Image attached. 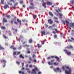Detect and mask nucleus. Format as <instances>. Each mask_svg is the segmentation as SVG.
I'll list each match as a JSON object with an SVG mask.
<instances>
[{
	"instance_id": "9d476101",
	"label": "nucleus",
	"mask_w": 74,
	"mask_h": 74,
	"mask_svg": "<svg viewBox=\"0 0 74 74\" xmlns=\"http://www.w3.org/2000/svg\"><path fill=\"white\" fill-rule=\"evenodd\" d=\"M70 27H74V23H71L69 24Z\"/></svg>"
},
{
	"instance_id": "412c9836",
	"label": "nucleus",
	"mask_w": 74,
	"mask_h": 74,
	"mask_svg": "<svg viewBox=\"0 0 74 74\" xmlns=\"http://www.w3.org/2000/svg\"><path fill=\"white\" fill-rule=\"evenodd\" d=\"M41 34H43V35H45V31H42L41 32Z\"/></svg>"
},
{
	"instance_id": "9b49d317",
	"label": "nucleus",
	"mask_w": 74,
	"mask_h": 74,
	"mask_svg": "<svg viewBox=\"0 0 74 74\" xmlns=\"http://www.w3.org/2000/svg\"><path fill=\"white\" fill-rule=\"evenodd\" d=\"M17 21L18 22V23H19V22L20 25H21V20H20L19 19H17Z\"/></svg>"
},
{
	"instance_id": "680f3d73",
	"label": "nucleus",
	"mask_w": 74,
	"mask_h": 74,
	"mask_svg": "<svg viewBox=\"0 0 74 74\" xmlns=\"http://www.w3.org/2000/svg\"><path fill=\"white\" fill-rule=\"evenodd\" d=\"M62 23L63 24H65V21H63Z\"/></svg>"
},
{
	"instance_id": "09e8293b",
	"label": "nucleus",
	"mask_w": 74,
	"mask_h": 74,
	"mask_svg": "<svg viewBox=\"0 0 74 74\" xmlns=\"http://www.w3.org/2000/svg\"><path fill=\"white\" fill-rule=\"evenodd\" d=\"M14 50V51H15V50H16V48L15 47H14L13 49Z\"/></svg>"
},
{
	"instance_id": "6ab92c4d",
	"label": "nucleus",
	"mask_w": 74,
	"mask_h": 74,
	"mask_svg": "<svg viewBox=\"0 0 74 74\" xmlns=\"http://www.w3.org/2000/svg\"><path fill=\"white\" fill-rule=\"evenodd\" d=\"M49 15L51 16H53V15L52 13V12H49Z\"/></svg>"
},
{
	"instance_id": "1a4fd4ad",
	"label": "nucleus",
	"mask_w": 74,
	"mask_h": 74,
	"mask_svg": "<svg viewBox=\"0 0 74 74\" xmlns=\"http://www.w3.org/2000/svg\"><path fill=\"white\" fill-rule=\"evenodd\" d=\"M37 73L36 72V70L34 69L32 70V71L31 73L32 74H36Z\"/></svg>"
},
{
	"instance_id": "cd10ccee",
	"label": "nucleus",
	"mask_w": 74,
	"mask_h": 74,
	"mask_svg": "<svg viewBox=\"0 0 74 74\" xmlns=\"http://www.w3.org/2000/svg\"><path fill=\"white\" fill-rule=\"evenodd\" d=\"M3 36L4 37V38L5 39H7L8 38V37H7L6 36H5L4 35H3Z\"/></svg>"
},
{
	"instance_id": "39448f33",
	"label": "nucleus",
	"mask_w": 74,
	"mask_h": 74,
	"mask_svg": "<svg viewBox=\"0 0 74 74\" xmlns=\"http://www.w3.org/2000/svg\"><path fill=\"white\" fill-rule=\"evenodd\" d=\"M66 48L67 49H73V46L71 45H70L69 47H67Z\"/></svg>"
},
{
	"instance_id": "6e6d98bb",
	"label": "nucleus",
	"mask_w": 74,
	"mask_h": 74,
	"mask_svg": "<svg viewBox=\"0 0 74 74\" xmlns=\"http://www.w3.org/2000/svg\"><path fill=\"white\" fill-rule=\"evenodd\" d=\"M35 56H35V55L34 54H33V57H32V58H34Z\"/></svg>"
},
{
	"instance_id": "20e7f679",
	"label": "nucleus",
	"mask_w": 74,
	"mask_h": 74,
	"mask_svg": "<svg viewBox=\"0 0 74 74\" xmlns=\"http://www.w3.org/2000/svg\"><path fill=\"white\" fill-rule=\"evenodd\" d=\"M30 4L32 5V6L29 7L30 9H31V10L32 9H34V4H33V3H31Z\"/></svg>"
},
{
	"instance_id": "f8f14e48",
	"label": "nucleus",
	"mask_w": 74,
	"mask_h": 74,
	"mask_svg": "<svg viewBox=\"0 0 74 74\" xmlns=\"http://www.w3.org/2000/svg\"><path fill=\"white\" fill-rule=\"evenodd\" d=\"M47 4L49 5H52V3L48 1L47 2Z\"/></svg>"
},
{
	"instance_id": "c756f323",
	"label": "nucleus",
	"mask_w": 74,
	"mask_h": 74,
	"mask_svg": "<svg viewBox=\"0 0 74 74\" xmlns=\"http://www.w3.org/2000/svg\"><path fill=\"white\" fill-rule=\"evenodd\" d=\"M4 0H1V4H4Z\"/></svg>"
},
{
	"instance_id": "a19ab883",
	"label": "nucleus",
	"mask_w": 74,
	"mask_h": 74,
	"mask_svg": "<svg viewBox=\"0 0 74 74\" xmlns=\"http://www.w3.org/2000/svg\"><path fill=\"white\" fill-rule=\"evenodd\" d=\"M20 4H23V1H20Z\"/></svg>"
},
{
	"instance_id": "4c0bfd02",
	"label": "nucleus",
	"mask_w": 74,
	"mask_h": 74,
	"mask_svg": "<svg viewBox=\"0 0 74 74\" xmlns=\"http://www.w3.org/2000/svg\"><path fill=\"white\" fill-rule=\"evenodd\" d=\"M19 54H21V52L19 51H18L17 52V55H19Z\"/></svg>"
},
{
	"instance_id": "13d9d810",
	"label": "nucleus",
	"mask_w": 74,
	"mask_h": 74,
	"mask_svg": "<svg viewBox=\"0 0 74 74\" xmlns=\"http://www.w3.org/2000/svg\"><path fill=\"white\" fill-rule=\"evenodd\" d=\"M54 61H55V60H52L51 61V62H54Z\"/></svg>"
},
{
	"instance_id": "c03bdc74",
	"label": "nucleus",
	"mask_w": 74,
	"mask_h": 74,
	"mask_svg": "<svg viewBox=\"0 0 74 74\" xmlns=\"http://www.w3.org/2000/svg\"><path fill=\"white\" fill-rule=\"evenodd\" d=\"M8 4H9V5H12V3H11L10 2H8Z\"/></svg>"
},
{
	"instance_id": "f03ea898",
	"label": "nucleus",
	"mask_w": 74,
	"mask_h": 74,
	"mask_svg": "<svg viewBox=\"0 0 74 74\" xmlns=\"http://www.w3.org/2000/svg\"><path fill=\"white\" fill-rule=\"evenodd\" d=\"M64 51L65 52V53H66L67 55L70 56L71 55V52L69 51L66 49L64 50Z\"/></svg>"
},
{
	"instance_id": "dca6fc26",
	"label": "nucleus",
	"mask_w": 74,
	"mask_h": 74,
	"mask_svg": "<svg viewBox=\"0 0 74 74\" xmlns=\"http://www.w3.org/2000/svg\"><path fill=\"white\" fill-rule=\"evenodd\" d=\"M25 70H27V71L29 73H31V71H30V70H29V69L26 68L25 69Z\"/></svg>"
},
{
	"instance_id": "2f4dec72",
	"label": "nucleus",
	"mask_w": 74,
	"mask_h": 74,
	"mask_svg": "<svg viewBox=\"0 0 74 74\" xmlns=\"http://www.w3.org/2000/svg\"><path fill=\"white\" fill-rule=\"evenodd\" d=\"M54 64L55 66H57V65H58V64H59V63H56V62H54Z\"/></svg>"
},
{
	"instance_id": "37998d69",
	"label": "nucleus",
	"mask_w": 74,
	"mask_h": 74,
	"mask_svg": "<svg viewBox=\"0 0 74 74\" xmlns=\"http://www.w3.org/2000/svg\"><path fill=\"white\" fill-rule=\"evenodd\" d=\"M68 41L69 42H73V40H71V39H69Z\"/></svg>"
},
{
	"instance_id": "603ef678",
	"label": "nucleus",
	"mask_w": 74,
	"mask_h": 74,
	"mask_svg": "<svg viewBox=\"0 0 74 74\" xmlns=\"http://www.w3.org/2000/svg\"><path fill=\"white\" fill-rule=\"evenodd\" d=\"M57 70H58V71H59V70H60V69L59 68H56Z\"/></svg>"
},
{
	"instance_id": "72a5a7b5",
	"label": "nucleus",
	"mask_w": 74,
	"mask_h": 74,
	"mask_svg": "<svg viewBox=\"0 0 74 74\" xmlns=\"http://www.w3.org/2000/svg\"><path fill=\"white\" fill-rule=\"evenodd\" d=\"M6 17H7V18H9V19L11 18V16H10V15H7L6 16Z\"/></svg>"
},
{
	"instance_id": "bb28decb",
	"label": "nucleus",
	"mask_w": 74,
	"mask_h": 74,
	"mask_svg": "<svg viewBox=\"0 0 74 74\" xmlns=\"http://www.w3.org/2000/svg\"><path fill=\"white\" fill-rule=\"evenodd\" d=\"M24 47H30V45H27V44H26L24 45Z\"/></svg>"
},
{
	"instance_id": "0e129e2a",
	"label": "nucleus",
	"mask_w": 74,
	"mask_h": 74,
	"mask_svg": "<svg viewBox=\"0 0 74 74\" xmlns=\"http://www.w3.org/2000/svg\"><path fill=\"white\" fill-rule=\"evenodd\" d=\"M71 40H73V41H74V38H71Z\"/></svg>"
},
{
	"instance_id": "473e14b6",
	"label": "nucleus",
	"mask_w": 74,
	"mask_h": 74,
	"mask_svg": "<svg viewBox=\"0 0 74 74\" xmlns=\"http://www.w3.org/2000/svg\"><path fill=\"white\" fill-rule=\"evenodd\" d=\"M23 36H20V38H19V39H18V40L19 41H21V38H23Z\"/></svg>"
},
{
	"instance_id": "e433bc0d",
	"label": "nucleus",
	"mask_w": 74,
	"mask_h": 74,
	"mask_svg": "<svg viewBox=\"0 0 74 74\" xmlns=\"http://www.w3.org/2000/svg\"><path fill=\"white\" fill-rule=\"evenodd\" d=\"M66 24H69L70 23L67 20H66Z\"/></svg>"
},
{
	"instance_id": "774afa93",
	"label": "nucleus",
	"mask_w": 74,
	"mask_h": 74,
	"mask_svg": "<svg viewBox=\"0 0 74 74\" xmlns=\"http://www.w3.org/2000/svg\"><path fill=\"white\" fill-rule=\"evenodd\" d=\"M22 66H24V63H22Z\"/></svg>"
},
{
	"instance_id": "ddd939ff",
	"label": "nucleus",
	"mask_w": 74,
	"mask_h": 74,
	"mask_svg": "<svg viewBox=\"0 0 74 74\" xmlns=\"http://www.w3.org/2000/svg\"><path fill=\"white\" fill-rule=\"evenodd\" d=\"M3 21L4 22H5L6 23L8 22L7 19H5V18H3Z\"/></svg>"
},
{
	"instance_id": "c9c22d12",
	"label": "nucleus",
	"mask_w": 74,
	"mask_h": 74,
	"mask_svg": "<svg viewBox=\"0 0 74 74\" xmlns=\"http://www.w3.org/2000/svg\"><path fill=\"white\" fill-rule=\"evenodd\" d=\"M53 37L54 38H57V35L55 34L54 35Z\"/></svg>"
},
{
	"instance_id": "a878e982",
	"label": "nucleus",
	"mask_w": 74,
	"mask_h": 74,
	"mask_svg": "<svg viewBox=\"0 0 74 74\" xmlns=\"http://www.w3.org/2000/svg\"><path fill=\"white\" fill-rule=\"evenodd\" d=\"M48 64L49 65H52V64H53V63L51 62H51H48Z\"/></svg>"
},
{
	"instance_id": "c85d7f7f",
	"label": "nucleus",
	"mask_w": 74,
	"mask_h": 74,
	"mask_svg": "<svg viewBox=\"0 0 74 74\" xmlns=\"http://www.w3.org/2000/svg\"><path fill=\"white\" fill-rule=\"evenodd\" d=\"M59 14L60 15V18H62V16L63 14H62L59 13Z\"/></svg>"
},
{
	"instance_id": "6e6552de",
	"label": "nucleus",
	"mask_w": 74,
	"mask_h": 74,
	"mask_svg": "<svg viewBox=\"0 0 74 74\" xmlns=\"http://www.w3.org/2000/svg\"><path fill=\"white\" fill-rule=\"evenodd\" d=\"M0 62L2 63H3L4 64H5L6 63V61L4 60H1Z\"/></svg>"
},
{
	"instance_id": "49530a36",
	"label": "nucleus",
	"mask_w": 74,
	"mask_h": 74,
	"mask_svg": "<svg viewBox=\"0 0 74 74\" xmlns=\"http://www.w3.org/2000/svg\"><path fill=\"white\" fill-rule=\"evenodd\" d=\"M29 60H30V61H32V58L29 57Z\"/></svg>"
},
{
	"instance_id": "393cba45",
	"label": "nucleus",
	"mask_w": 74,
	"mask_h": 74,
	"mask_svg": "<svg viewBox=\"0 0 74 74\" xmlns=\"http://www.w3.org/2000/svg\"><path fill=\"white\" fill-rule=\"evenodd\" d=\"M19 74H21V73L22 74H25V72L24 71L22 72L21 71H19Z\"/></svg>"
},
{
	"instance_id": "79ce46f5",
	"label": "nucleus",
	"mask_w": 74,
	"mask_h": 74,
	"mask_svg": "<svg viewBox=\"0 0 74 74\" xmlns=\"http://www.w3.org/2000/svg\"><path fill=\"white\" fill-rule=\"evenodd\" d=\"M14 47V46L13 45L11 46L10 47V48H12V49H13Z\"/></svg>"
},
{
	"instance_id": "b1692460",
	"label": "nucleus",
	"mask_w": 74,
	"mask_h": 74,
	"mask_svg": "<svg viewBox=\"0 0 74 74\" xmlns=\"http://www.w3.org/2000/svg\"><path fill=\"white\" fill-rule=\"evenodd\" d=\"M32 62H35V63H37V60H36V59H34Z\"/></svg>"
},
{
	"instance_id": "a18cd8bd",
	"label": "nucleus",
	"mask_w": 74,
	"mask_h": 74,
	"mask_svg": "<svg viewBox=\"0 0 74 74\" xmlns=\"http://www.w3.org/2000/svg\"><path fill=\"white\" fill-rule=\"evenodd\" d=\"M34 69L35 70H36L37 71H38V68L37 67H35Z\"/></svg>"
},
{
	"instance_id": "338daca9",
	"label": "nucleus",
	"mask_w": 74,
	"mask_h": 74,
	"mask_svg": "<svg viewBox=\"0 0 74 74\" xmlns=\"http://www.w3.org/2000/svg\"><path fill=\"white\" fill-rule=\"evenodd\" d=\"M38 74H41V72H39L38 73Z\"/></svg>"
},
{
	"instance_id": "7ed1b4c3",
	"label": "nucleus",
	"mask_w": 74,
	"mask_h": 74,
	"mask_svg": "<svg viewBox=\"0 0 74 74\" xmlns=\"http://www.w3.org/2000/svg\"><path fill=\"white\" fill-rule=\"evenodd\" d=\"M48 23L50 24V25H52L53 23V21H52V20L51 19H50L48 20Z\"/></svg>"
},
{
	"instance_id": "aec40b11",
	"label": "nucleus",
	"mask_w": 74,
	"mask_h": 74,
	"mask_svg": "<svg viewBox=\"0 0 74 74\" xmlns=\"http://www.w3.org/2000/svg\"><path fill=\"white\" fill-rule=\"evenodd\" d=\"M4 49L0 45V50H3Z\"/></svg>"
},
{
	"instance_id": "5701e85b",
	"label": "nucleus",
	"mask_w": 74,
	"mask_h": 74,
	"mask_svg": "<svg viewBox=\"0 0 74 74\" xmlns=\"http://www.w3.org/2000/svg\"><path fill=\"white\" fill-rule=\"evenodd\" d=\"M32 39H30L29 40V43H32Z\"/></svg>"
},
{
	"instance_id": "2eb2a0df",
	"label": "nucleus",
	"mask_w": 74,
	"mask_h": 74,
	"mask_svg": "<svg viewBox=\"0 0 74 74\" xmlns=\"http://www.w3.org/2000/svg\"><path fill=\"white\" fill-rule=\"evenodd\" d=\"M19 57L20 58H22L23 59L24 58V57H23V56L22 54H21L20 55Z\"/></svg>"
},
{
	"instance_id": "f704fd0d",
	"label": "nucleus",
	"mask_w": 74,
	"mask_h": 74,
	"mask_svg": "<svg viewBox=\"0 0 74 74\" xmlns=\"http://www.w3.org/2000/svg\"><path fill=\"white\" fill-rule=\"evenodd\" d=\"M1 28L2 29H5V27L2 26V27H1Z\"/></svg>"
},
{
	"instance_id": "f257e3e1",
	"label": "nucleus",
	"mask_w": 74,
	"mask_h": 74,
	"mask_svg": "<svg viewBox=\"0 0 74 74\" xmlns=\"http://www.w3.org/2000/svg\"><path fill=\"white\" fill-rule=\"evenodd\" d=\"M65 68L67 69H69L68 71L66 70H65ZM62 69L63 70H65V73L66 74H71V69L70 68H69V67L68 66H65V67H63Z\"/></svg>"
},
{
	"instance_id": "4be33fe9",
	"label": "nucleus",
	"mask_w": 74,
	"mask_h": 74,
	"mask_svg": "<svg viewBox=\"0 0 74 74\" xmlns=\"http://www.w3.org/2000/svg\"><path fill=\"white\" fill-rule=\"evenodd\" d=\"M37 17V15H35L33 16V18L34 19H36V18Z\"/></svg>"
},
{
	"instance_id": "8fccbe9b",
	"label": "nucleus",
	"mask_w": 74,
	"mask_h": 74,
	"mask_svg": "<svg viewBox=\"0 0 74 74\" xmlns=\"http://www.w3.org/2000/svg\"><path fill=\"white\" fill-rule=\"evenodd\" d=\"M14 23H15L16 25H18V22H14Z\"/></svg>"
},
{
	"instance_id": "4468645a",
	"label": "nucleus",
	"mask_w": 74,
	"mask_h": 74,
	"mask_svg": "<svg viewBox=\"0 0 74 74\" xmlns=\"http://www.w3.org/2000/svg\"><path fill=\"white\" fill-rule=\"evenodd\" d=\"M15 20L14 19H13L12 20L10 21V23L12 25H13V23L14 22V21Z\"/></svg>"
},
{
	"instance_id": "052dcab7",
	"label": "nucleus",
	"mask_w": 74,
	"mask_h": 74,
	"mask_svg": "<svg viewBox=\"0 0 74 74\" xmlns=\"http://www.w3.org/2000/svg\"><path fill=\"white\" fill-rule=\"evenodd\" d=\"M54 19H58V18H57V17H54Z\"/></svg>"
},
{
	"instance_id": "a211bd4d",
	"label": "nucleus",
	"mask_w": 74,
	"mask_h": 74,
	"mask_svg": "<svg viewBox=\"0 0 74 74\" xmlns=\"http://www.w3.org/2000/svg\"><path fill=\"white\" fill-rule=\"evenodd\" d=\"M70 2L71 4H73L74 3V0H71Z\"/></svg>"
},
{
	"instance_id": "58836bf2",
	"label": "nucleus",
	"mask_w": 74,
	"mask_h": 74,
	"mask_svg": "<svg viewBox=\"0 0 74 74\" xmlns=\"http://www.w3.org/2000/svg\"><path fill=\"white\" fill-rule=\"evenodd\" d=\"M41 42L42 45H43L45 44L44 42V41H41Z\"/></svg>"
},
{
	"instance_id": "423d86ee",
	"label": "nucleus",
	"mask_w": 74,
	"mask_h": 74,
	"mask_svg": "<svg viewBox=\"0 0 74 74\" xmlns=\"http://www.w3.org/2000/svg\"><path fill=\"white\" fill-rule=\"evenodd\" d=\"M51 58H56V59H57V61H59V58L57 56H52Z\"/></svg>"
},
{
	"instance_id": "bf43d9fd",
	"label": "nucleus",
	"mask_w": 74,
	"mask_h": 74,
	"mask_svg": "<svg viewBox=\"0 0 74 74\" xmlns=\"http://www.w3.org/2000/svg\"><path fill=\"white\" fill-rule=\"evenodd\" d=\"M27 53H30V51H27Z\"/></svg>"
},
{
	"instance_id": "7c9ffc66",
	"label": "nucleus",
	"mask_w": 74,
	"mask_h": 74,
	"mask_svg": "<svg viewBox=\"0 0 74 74\" xmlns=\"http://www.w3.org/2000/svg\"><path fill=\"white\" fill-rule=\"evenodd\" d=\"M37 46L38 48H41V46L39 44H38Z\"/></svg>"
},
{
	"instance_id": "864d4df0",
	"label": "nucleus",
	"mask_w": 74,
	"mask_h": 74,
	"mask_svg": "<svg viewBox=\"0 0 74 74\" xmlns=\"http://www.w3.org/2000/svg\"><path fill=\"white\" fill-rule=\"evenodd\" d=\"M16 63H17V64H19L20 62H16Z\"/></svg>"
},
{
	"instance_id": "e2e57ef3",
	"label": "nucleus",
	"mask_w": 74,
	"mask_h": 74,
	"mask_svg": "<svg viewBox=\"0 0 74 74\" xmlns=\"http://www.w3.org/2000/svg\"><path fill=\"white\" fill-rule=\"evenodd\" d=\"M25 66H26V67H28V64H27L25 65Z\"/></svg>"
},
{
	"instance_id": "4d7b16f0",
	"label": "nucleus",
	"mask_w": 74,
	"mask_h": 74,
	"mask_svg": "<svg viewBox=\"0 0 74 74\" xmlns=\"http://www.w3.org/2000/svg\"><path fill=\"white\" fill-rule=\"evenodd\" d=\"M29 67H30L31 68L32 67H33V65H29Z\"/></svg>"
},
{
	"instance_id": "3c124183",
	"label": "nucleus",
	"mask_w": 74,
	"mask_h": 74,
	"mask_svg": "<svg viewBox=\"0 0 74 74\" xmlns=\"http://www.w3.org/2000/svg\"><path fill=\"white\" fill-rule=\"evenodd\" d=\"M9 35L10 36H11L12 35V33H11V32H10L9 33Z\"/></svg>"
},
{
	"instance_id": "5fc2aeb1",
	"label": "nucleus",
	"mask_w": 74,
	"mask_h": 74,
	"mask_svg": "<svg viewBox=\"0 0 74 74\" xmlns=\"http://www.w3.org/2000/svg\"><path fill=\"white\" fill-rule=\"evenodd\" d=\"M52 26H50L49 27V29H52Z\"/></svg>"
},
{
	"instance_id": "ea45409f",
	"label": "nucleus",
	"mask_w": 74,
	"mask_h": 74,
	"mask_svg": "<svg viewBox=\"0 0 74 74\" xmlns=\"http://www.w3.org/2000/svg\"><path fill=\"white\" fill-rule=\"evenodd\" d=\"M16 51H14L13 52V55H16Z\"/></svg>"
},
{
	"instance_id": "de8ad7c7",
	"label": "nucleus",
	"mask_w": 74,
	"mask_h": 74,
	"mask_svg": "<svg viewBox=\"0 0 74 74\" xmlns=\"http://www.w3.org/2000/svg\"><path fill=\"white\" fill-rule=\"evenodd\" d=\"M55 22H56V23H59V22L58 21H55Z\"/></svg>"
},
{
	"instance_id": "69168bd1",
	"label": "nucleus",
	"mask_w": 74,
	"mask_h": 74,
	"mask_svg": "<svg viewBox=\"0 0 74 74\" xmlns=\"http://www.w3.org/2000/svg\"><path fill=\"white\" fill-rule=\"evenodd\" d=\"M54 71H55L56 72V71H57V69H55L54 70Z\"/></svg>"
},
{
	"instance_id": "0eeeda50",
	"label": "nucleus",
	"mask_w": 74,
	"mask_h": 74,
	"mask_svg": "<svg viewBox=\"0 0 74 74\" xmlns=\"http://www.w3.org/2000/svg\"><path fill=\"white\" fill-rule=\"evenodd\" d=\"M42 2L43 3H42V5L43 7H44L45 8H47V6L45 5V2H44V1L43 0L42 1Z\"/></svg>"
},
{
	"instance_id": "f3484780",
	"label": "nucleus",
	"mask_w": 74,
	"mask_h": 74,
	"mask_svg": "<svg viewBox=\"0 0 74 74\" xmlns=\"http://www.w3.org/2000/svg\"><path fill=\"white\" fill-rule=\"evenodd\" d=\"M4 9H7L8 7V5H5V6H4Z\"/></svg>"
}]
</instances>
